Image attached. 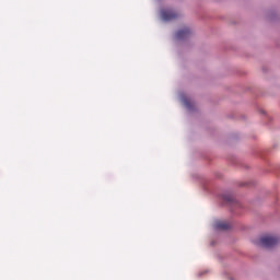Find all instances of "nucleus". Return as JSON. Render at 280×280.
Listing matches in <instances>:
<instances>
[{
  "instance_id": "obj_3",
  "label": "nucleus",
  "mask_w": 280,
  "mask_h": 280,
  "mask_svg": "<svg viewBox=\"0 0 280 280\" xmlns=\"http://www.w3.org/2000/svg\"><path fill=\"white\" fill-rule=\"evenodd\" d=\"M192 34H194V31L185 26L184 28H180L176 32L175 38L176 40H188V38H191Z\"/></svg>"
},
{
  "instance_id": "obj_6",
  "label": "nucleus",
  "mask_w": 280,
  "mask_h": 280,
  "mask_svg": "<svg viewBox=\"0 0 280 280\" xmlns=\"http://www.w3.org/2000/svg\"><path fill=\"white\" fill-rule=\"evenodd\" d=\"M183 104H184V106H186V108L188 110H194V103H191V101H189V98L183 97Z\"/></svg>"
},
{
  "instance_id": "obj_5",
  "label": "nucleus",
  "mask_w": 280,
  "mask_h": 280,
  "mask_svg": "<svg viewBox=\"0 0 280 280\" xmlns=\"http://www.w3.org/2000/svg\"><path fill=\"white\" fill-rule=\"evenodd\" d=\"M214 229L217 231H229V229H231V224L226 223V222H222V221H218L214 224Z\"/></svg>"
},
{
  "instance_id": "obj_7",
  "label": "nucleus",
  "mask_w": 280,
  "mask_h": 280,
  "mask_svg": "<svg viewBox=\"0 0 280 280\" xmlns=\"http://www.w3.org/2000/svg\"><path fill=\"white\" fill-rule=\"evenodd\" d=\"M205 272H207V271L199 272V273H198V277H202Z\"/></svg>"
},
{
  "instance_id": "obj_4",
  "label": "nucleus",
  "mask_w": 280,
  "mask_h": 280,
  "mask_svg": "<svg viewBox=\"0 0 280 280\" xmlns=\"http://www.w3.org/2000/svg\"><path fill=\"white\" fill-rule=\"evenodd\" d=\"M222 200L228 205H237V199H235V196L232 192H224L222 195Z\"/></svg>"
},
{
  "instance_id": "obj_1",
  "label": "nucleus",
  "mask_w": 280,
  "mask_h": 280,
  "mask_svg": "<svg viewBox=\"0 0 280 280\" xmlns=\"http://www.w3.org/2000/svg\"><path fill=\"white\" fill-rule=\"evenodd\" d=\"M280 240L277 236H262L258 241V245L262 248H275Z\"/></svg>"
},
{
  "instance_id": "obj_2",
  "label": "nucleus",
  "mask_w": 280,
  "mask_h": 280,
  "mask_svg": "<svg viewBox=\"0 0 280 280\" xmlns=\"http://www.w3.org/2000/svg\"><path fill=\"white\" fill-rule=\"evenodd\" d=\"M161 19L166 23L170 21H176V19H178V13L172 9H162Z\"/></svg>"
}]
</instances>
